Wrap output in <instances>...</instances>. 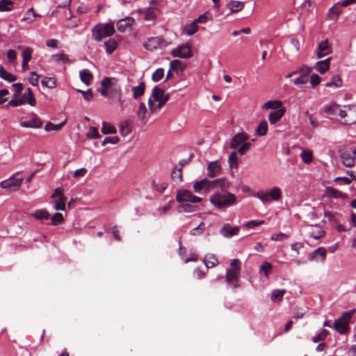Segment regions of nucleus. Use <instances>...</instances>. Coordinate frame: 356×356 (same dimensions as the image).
Listing matches in <instances>:
<instances>
[{"instance_id": "nucleus-1", "label": "nucleus", "mask_w": 356, "mask_h": 356, "mask_svg": "<svg viewBox=\"0 0 356 356\" xmlns=\"http://www.w3.org/2000/svg\"><path fill=\"white\" fill-rule=\"evenodd\" d=\"M97 91L113 103H122L121 87L115 78L104 77L101 81V86Z\"/></svg>"}, {"instance_id": "nucleus-2", "label": "nucleus", "mask_w": 356, "mask_h": 356, "mask_svg": "<svg viewBox=\"0 0 356 356\" xmlns=\"http://www.w3.org/2000/svg\"><path fill=\"white\" fill-rule=\"evenodd\" d=\"M226 190H222V192H216L210 197V202L218 209L229 207L236 202V195Z\"/></svg>"}, {"instance_id": "nucleus-3", "label": "nucleus", "mask_w": 356, "mask_h": 356, "mask_svg": "<svg viewBox=\"0 0 356 356\" xmlns=\"http://www.w3.org/2000/svg\"><path fill=\"white\" fill-rule=\"evenodd\" d=\"M114 24L99 23L96 24L91 30L92 39L97 42H100L104 38L111 37L115 33Z\"/></svg>"}, {"instance_id": "nucleus-4", "label": "nucleus", "mask_w": 356, "mask_h": 356, "mask_svg": "<svg viewBox=\"0 0 356 356\" xmlns=\"http://www.w3.org/2000/svg\"><path fill=\"white\" fill-rule=\"evenodd\" d=\"M322 110L327 116H331L335 118L339 116L341 118V123L343 124H351L353 122L349 121L345 118L347 116L346 111L341 108V106L335 102H330L328 104H325Z\"/></svg>"}, {"instance_id": "nucleus-5", "label": "nucleus", "mask_w": 356, "mask_h": 356, "mask_svg": "<svg viewBox=\"0 0 356 356\" xmlns=\"http://www.w3.org/2000/svg\"><path fill=\"white\" fill-rule=\"evenodd\" d=\"M354 312V310H353L342 313L341 316L334 321L332 327L341 334H346L349 332V323Z\"/></svg>"}, {"instance_id": "nucleus-6", "label": "nucleus", "mask_w": 356, "mask_h": 356, "mask_svg": "<svg viewBox=\"0 0 356 356\" xmlns=\"http://www.w3.org/2000/svg\"><path fill=\"white\" fill-rule=\"evenodd\" d=\"M253 197L259 199L264 204H266L270 201H278L282 197V191L280 187L274 186L267 192L260 191L254 193Z\"/></svg>"}, {"instance_id": "nucleus-7", "label": "nucleus", "mask_w": 356, "mask_h": 356, "mask_svg": "<svg viewBox=\"0 0 356 356\" xmlns=\"http://www.w3.org/2000/svg\"><path fill=\"white\" fill-rule=\"evenodd\" d=\"M19 173V172H17L7 179L1 181L0 187L3 189L17 191L22 186L24 180L22 177H16Z\"/></svg>"}, {"instance_id": "nucleus-8", "label": "nucleus", "mask_w": 356, "mask_h": 356, "mask_svg": "<svg viewBox=\"0 0 356 356\" xmlns=\"http://www.w3.org/2000/svg\"><path fill=\"white\" fill-rule=\"evenodd\" d=\"M176 200L179 203L187 202L195 204L202 202V198L193 195L188 190L180 189L177 192Z\"/></svg>"}, {"instance_id": "nucleus-9", "label": "nucleus", "mask_w": 356, "mask_h": 356, "mask_svg": "<svg viewBox=\"0 0 356 356\" xmlns=\"http://www.w3.org/2000/svg\"><path fill=\"white\" fill-rule=\"evenodd\" d=\"M152 97L154 101L158 102L157 108L160 109L170 99V94L165 93V90L156 86L152 89Z\"/></svg>"}, {"instance_id": "nucleus-10", "label": "nucleus", "mask_w": 356, "mask_h": 356, "mask_svg": "<svg viewBox=\"0 0 356 356\" xmlns=\"http://www.w3.org/2000/svg\"><path fill=\"white\" fill-rule=\"evenodd\" d=\"M203 180L206 181L204 183L205 192L208 193L211 190L219 188L221 190H225L228 188V183L225 178L216 179L209 180L207 178H204Z\"/></svg>"}, {"instance_id": "nucleus-11", "label": "nucleus", "mask_w": 356, "mask_h": 356, "mask_svg": "<svg viewBox=\"0 0 356 356\" xmlns=\"http://www.w3.org/2000/svg\"><path fill=\"white\" fill-rule=\"evenodd\" d=\"M172 57H177L180 58H189L192 56L191 47L189 44L179 45V47L173 49L170 53Z\"/></svg>"}, {"instance_id": "nucleus-12", "label": "nucleus", "mask_w": 356, "mask_h": 356, "mask_svg": "<svg viewBox=\"0 0 356 356\" xmlns=\"http://www.w3.org/2000/svg\"><path fill=\"white\" fill-rule=\"evenodd\" d=\"M163 42L162 37H152L149 38L144 43L143 47L145 49L152 51L159 47Z\"/></svg>"}, {"instance_id": "nucleus-13", "label": "nucleus", "mask_w": 356, "mask_h": 356, "mask_svg": "<svg viewBox=\"0 0 356 356\" xmlns=\"http://www.w3.org/2000/svg\"><path fill=\"white\" fill-rule=\"evenodd\" d=\"M134 22L135 19L133 17H126L118 21L117 29L122 33L125 32L129 29H131Z\"/></svg>"}, {"instance_id": "nucleus-14", "label": "nucleus", "mask_w": 356, "mask_h": 356, "mask_svg": "<svg viewBox=\"0 0 356 356\" xmlns=\"http://www.w3.org/2000/svg\"><path fill=\"white\" fill-rule=\"evenodd\" d=\"M326 257V250L324 248H318L311 252L308 256L309 261H323Z\"/></svg>"}, {"instance_id": "nucleus-15", "label": "nucleus", "mask_w": 356, "mask_h": 356, "mask_svg": "<svg viewBox=\"0 0 356 356\" xmlns=\"http://www.w3.org/2000/svg\"><path fill=\"white\" fill-rule=\"evenodd\" d=\"M330 53L331 47L327 40H325L318 44L316 49V56L318 58L327 56Z\"/></svg>"}, {"instance_id": "nucleus-16", "label": "nucleus", "mask_w": 356, "mask_h": 356, "mask_svg": "<svg viewBox=\"0 0 356 356\" xmlns=\"http://www.w3.org/2000/svg\"><path fill=\"white\" fill-rule=\"evenodd\" d=\"M42 125L41 120L35 115L29 120L22 121L20 126L25 128H40Z\"/></svg>"}, {"instance_id": "nucleus-17", "label": "nucleus", "mask_w": 356, "mask_h": 356, "mask_svg": "<svg viewBox=\"0 0 356 356\" xmlns=\"http://www.w3.org/2000/svg\"><path fill=\"white\" fill-rule=\"evenodd\" d=\"M248 138V136L245 133H238L235 135L231 140L230 147L236 149L241 145L245 143Z\"/></svg>"}, {"instance_id": "nucleus-18", "label": "nucleus", "mask_w": 356, "mask_h": 356, "mask_svg": "<svg viewBox=\"0 0 356 356\" xmlns=\"http://www.w3.org/2000/svg\"><path fill=\"white\" fill-rule=\"evenodd\" d=\"M238 232L239 227H232L229 224H225L220 229V234L226 238H230L234 235L238 234Z\"/></svg>"}, {"instance_id": "nucleus-19", "label": "nucleus", "mask_w": 356, "mask_h": 356, "mask_svg": "<svg viewBox=\"0 0 356 356\" xmlns=\"http://www.w3.org/2000/svg\"><path fill=\"white\" fill-rule=\"evenodd\" d=\"M286 110L284 108L272 111L268 115V120L271 124L278 122L284 115Z\"/></svg>"}, {"instance_id": "nucleus-20", "label": "nucleus", "mask_w": 356, "mask_h": 356, "mask_svg": "<svg viewBox=\"0 0 356 356\" xmlns=\"http://www.w3.org/2000/svg\"><path fill=\"white\" fill-rule=\"evenodd\" d=\"M332 58L329 57L325 60L318 61L314 65V69L320 74H324L330 67Z\"/></svg>"}, {"instance_id": "nucleus-21", "label": "nucleus", "mask_w": 356, "mask_h": 356, "mask_svg": "<svg viewBox=\"0 0 356 356\" xmlns=\"http://www.w3.org/2000/svg\"><path fill=\"white\" fill-rule=\"evenodd\" d=\"M221 170V166L218 161H211L207 165V174L210 177H215Z\"/></svg>"}, {"instance_id": "nucleus-22", "label": "nucleus", "mask_w": 356, "mask_h": 356, "mask_svg": "<svg viewBox=\"0 0 356 356\" xmlns=\"http://www.w3.org/2000/svg\"><path fill=\"white\" fill-rule=\"evenodd\" d=\"M240 272L238 271L237 268L235 269H228L227 270L225 275V280L228 284H232L234 282H237Z\"/></svg>"}, {"instance_id": "nucleus-23", "label": "nucleus", "mask_w": 356, "mask_h": 356, "mask_svg": "<svg viewBox=\"0 0 356 356\" xmlns=\"http://www.w3.org/2000/svg\"><path fill=\"white\" fill-rule=\"evenodd\" d=\"M342 5L341 3H335L329 10V17L332 20H337L338 16L342 11Z\"/></svg>"}, {"instance_id": "nucleus-24", "label": "nucleus", "mask_w": 356, "mask_h": 356, "mask_svg": "<svg viewBox=\"0 0 356 356\" xmlns=\"http://www.w3.org/2000/svg\"><path fill=\"white\" fill-rule=\"evenodd\" d=\"M171 69L176 72L177 74L181 73L186 67V64L179 60H173L170 62Z\"/></svg>"}, {"instance_id": "nucleus-25", "label": "nucleus", "mask_w": 356, "mask_h": 356, "mask_svg": "<svg viewBox=\"0 0 356 356\" xmlns=\"http://www.w3.org/2000/svg\"><path fill=\"white\" fill-rule=\"evenodd\" d=\"M340 156L345 166L352 167L355 165V158L350 153L343 152L341 153Z\"/></svg>"}, {"instance_id": "nucleus-26", "label": "nucleus", "mask_w": 356, "mask_h": 356, "mask_svg": "<svg viewBox=\"0 0 356 356\" xmlns=\"http://www.w3.org/2000/svg\"><path fill=\"white\" fill-rule=\"evenodd\" d=\"M227 7L232 13L238 12L244 8V3L239 1H230Z\"/></svg>"}, {"instance_id": "nucleus-27", "label": "nucleus", "mask_w": 356, "mask_h": 356, "mask_svg": "<svg viewBox=\"0 0 356 356\" xmlns=\"http://www.w3.org/2000/svg\"><path fill=\"white\" fill-rule=\"evenodd\" d=\"M31 216L39 220H47L49 218V213L47 209H37L31 213Z\"/></svg>"}, {"instance_id": "nucleus-28", "label": "nucleus", "mask_w": 356, "mask_h": 356, "mask_svg": "<svg viewBox=\"0 0 356 356\" xmlns=\"http://www.w3.org/2000/svg\"><path fill=\"white\" fill-rule=\"evenodd\" d=\"M342 83L343 82L341 76L338 74H336L331 78L330 81L325 84V86L327 88H340L342 86Z\"/></svg>"}, {"instance_id": "nucleus-29", "label": "nucleus", "mask_w": 356, "mask_h": 356, "mask_svg": "<svg viewBox=\"0 0 356 356\" xmlns=\"http://www.w3.org/2000/svg\"><path fill=\"white\" fill-rule=\"evenodd\" d=\"M0 77L8 82H13L17 79V76L7 72L3 66H0Z\"/></svg>"}, {"instance_id": "nucleus-30", "label": "nucleus", "mask_w": 356, "mask_h": 356, "mask_svg": "<svg viewBox=\"0 0 356 356\" xmlns=\"http://www.w3.org/2000/svg\"><path fill=\"white\" fill-rule=\"evenodd\" d=\"M145 90V85L143 82H140L137 86L133 87V97L135 99H137L138 98L144 95Z\"/></svg>"}, {"instance_id": "nucleus-31", "label": "nucleus", "mask_w": 356, "mask_h": 356, "mask_svg": "<svg viewBox=\"0 0 356 356\" xmlns=\"http://www.w3.org/2000/svg\"><path fill=\"white\" fill-rule=\"evenodd\" d=\"M144 15V19L146 21L152 22L155 23L156 21V10L154 8H149L144 10L142 13Z\"/></svg>"}, {"instance_id": "nucleus-32", "label": "nucleus", "mask_w": 356, "mask_h": 356, "mask_svg": "<svg viewBox=\"0 0 356 356\" xmlns=\"http://www.w3.org/2000/svg\"><path fill=\"white\" fill-rule=\"evenodd\" d=\"M282 105V103L281 101L279 100H269L266 102L263 106L262 108L268 110V109H279L281 108V106Z\"/></svg>"}, {"instance_id": "nucleus-33", "label": "nucleus", "mask_w": 356, "mask_h": 356, "mask_svg": "<svg viewBox=\"0 0 356 356\" xmlns=\"http://www.w3.org/2000/svg\"><path fill=\"white\" fill-rule=\"evenodd\" d=\"M205 266L209 268L214 267L218 264V261L214 254H207L204 260Z\"/></svg>"}, {"instance_id": "nucleus-34", "label": "nucleus", "mask_w": 356, "mask_h": 356, "mask_svg": "<svg viewBox=\"0 0 356 356\" xmlns=\"http://www.w3.org/2000/svg\"><path fill=\"white\" fill-rule=\"evenodd\" d=\"M80 79L82 82L89 85L92 79L91 73L86 69L82 70L79 72Z\"/></svg>"}, {"instance_id": "nucleus-35", "label": "nucleus", "mask_w": 356, "mask_h": 356, "mask_svg": "<svg viewBox=\"0 0 356 356\" xmlns=\"http://www.w3.org/2000/svg\"><path fill=\"white\" fill-rule=\"evenodd\" d=\"M104 46L106 47V53L111 54L116 49L118 44L114 39L110 38L104 42Z\"/></svg>"}, {"instance_id": "nucleus-36", "label": "nucleus", "mask_w": 356, "mask_h": 356, "mask_svg": "<svg viewBox=\"0 0 356 356\" xmlns=\"http://www.w3.org/2000/svg\"><path fill=\"white\" fill-rule=\"evenodd\" d=\"M198 30V26L195 22L186 24L184 27V33L188 35H194Z\"/></svg>"}, {"instance_id": "nucleus-37", "label": "nucleus", "mask_w": 356, "mask_h": 356, "mask_svg": "<svg viewBox=\"0 0 356 356\" xmlns=\"http://www.w3.org/2000/svg\"><path fill=\"white\" fill-rule=\"evenodd\" d=\"M22 98L25 100V102L27 101L29 105L32 106H35L36 101L30 88H27L26 92L24 94Z\"/></svg>"}, {"instance_id": "nucleus-38", "label": "nucleus", "mask_w": 356, "mask_h": 356, "mask_svg": "<svg viewBox=\"0 0 356 356\" xmlns=\"http://www.w3.org/2000/svg\"><path fill=\"white\" fill-rule=\"evenodd\" d=\"M285 293L286 290L284 289H275L273 291L270 297L271 301L273 302L280 301L282 299Z\"/></svg>"}, {"instance_id": "nucleus-39", "label": "nucleus", "mask_w": 356, "mask_h": 356, "mask_svg": "<svg viewBox=\"0 0 356 356\" xmlns=\"http://www.w3.org/2000/svg\"><path fill=\"white\" fill-rule=\"evenodd\" d=\"M268 131V123L266 120H262L256 129V134L258 136H263L266 134Z\"/></svg>"}, {"instance_id": "nucleus-40", "label": "nucleus", "mask_w": 356, "mask_h": 356, "mask_svg": "<svg viewBox=\"0 0 356 356\" xmlns=\"http://www.w3.org/2000/svg\"><path fill=\"white\" fill-rule=\"evenodd\" d=\"M13 9V2L11 0L0 1V12H8Z\"/></svg>"}, {"instance_id": "nucleus-41", "label": "nucleus", "mask_w": 356, "mask_h": 356, "mask_svg": "<svg viewBox=\"0 0 356 356\" xmlns=\"http://www.w3.org/2000/svg\"><path fill=\"white\" fill-rule=\"evenodd\" d=\"M147 108L144 103L141 102L139 104L138 109L137 111V115L138 119L144 122H146V114H147Z\"/></svg>"}, {"instance_id": "nucleus-42", "label": "nucleus", "mask_w": 356, "mask_h": 356, "mask_svg": "<svg viewBox=\"0 0 356 356\" xmlns=\"http://www.w3.org/2000/svg\"><path fill=\"white\" fill-rule=\"evenodd\" d=\"M197 210V207L195 205H192L190 204H182L179 205L177 208V211L179 213L185 212V213H191L194 212Z\"/></svg>"}, {"instance_id": "nucleus-43", "label": "nucleus", "mask_w": 356, "mask_h": 356, "mask_svg": "<svg viewBox=\"0 0 356 356\" xmlns=\"http://www.w3.org/2000/svg\"><path fill=\"white\" fill-rule=\"evenodd\" d=\"M325 193L327 197L332 198H339L341 197L343 195L342 192L332 187H327L325 189Z\"/></svg>"}, {"instance_id": "nucleus-44", "label": "nucleus", "mask_w": 356, "mask_h": 356, "mask_svg": "<svg viewBox=\"0 0 356 356\" xmlns=\"http://www.w3.org/2000/svg\"><path fill=\"white\" fill-rule=\"evenodd\" d=\"M272 269L273 266L268 261H264L259 267L260 273H264L266 277H268L269 273Z\"/></svg>"}, {"instance_id": "nucleus-45", "label": "nucleus", "mask_w": 356, "mask_h": 356, "mask_svg": "<svg viewBox=\"0 0 356 356\" xmlns=\"http://www.w3.org/2000/svg\"><path fill=\"white\" fill-rule=\"evenodd\" d=\"M102 132L104 134H113V133L116 132V129L111 123H107L106 122H103L102 127Z\"/></svg>"}, {"instance_id": "nucleus-46", "label": "nucleus", "mask_w": 356, "mask_h": 356, "mask_svg": "<svg viewBox=\"0 0 356 356\" xmlns=\"http://www.w3.org/2000/svg\"><path fill=\"white\" fill-rule=\"evenodd\" d=\"M42 85L49 88H54L56 86V80L53 77H45L42 80Z\"/></svg>"}, {"instance_id": "nucleus-47", "label": "nucleus", "mask_w": 356, "mask_h": 356, "mask_svg": "<svg viewBox=\"0 0 356 356\" xmlns=\"http://www.w3.org/2000/svg\"><path fill=\"white\" fill-rule=\"evenodd\" d=\"M328 334L329 331L325 329H323L318 334H316L312 337V341L314 343H317L320 341H323L325 339Z\"/></svg>"}, {"instance_id": "nucleus-48", "label": "nucleus", "mask_w": 356, "mask_h": 356, "mask_svg": "<svg viewBox=\"0 0 356 356\" xmlns=\"http://www.w3.org/2000/svg\"><path fill=\"white\" fill-rule=\"evenodd\" d=\"M29 13H32L33 17H41L40 15H38L35 13L33 8H30L26 13L25 16L21 19V21L29 22V23L33 22V19L29 17Z\"/></svg>"}, {"instance_id": "nucleus-49", "label": "nucleus", "mask_w": 356, "mask_h": 356, "mask_svg": "<svg viewBox=\"0 0 356 356\" xmlns=\"http://www.w3.org/2000/svg\"><path fill=\"white\" fill-rule=\"evenodd\" d=\"M65 122H61L58 124H54L53 123L49 122L48 123H47L44 126V130L47 131H58L60 130L62 127L65 124Z\"/></svg>"}, {"instance_id": "nucleus-50", "label": "nucleus", "mask_w": 356, "mask_h": 356, "mask_svg": "<svg viewBox=\"0 0 356 356\" xmlns=\"http://www.w3.org/2000/svg\"><path fill=\"white\" fill-rule=\"evenodd\" d=\"M206 181L201 179L200 181H197L193 184V189L195 193H201L202 191H205L204 183Z\"/></svg>"}, {"instance_id": "nucleus-51", "label": "nucleus", "mask_w": 356, "mask_h": 356, "mask_svg": "<svg viewBox=\"0 0 356 356\" xmlns=\"http://www.w3.org/2000/svg\"><path fill=\"white\" fill-rule=\"evenodd\" d=\"M164 76V70L163 68H158L153 74L152 79L154 82L159 81Z\"/></svg>"}, {"instance_id": "nucleus-52", "label": "nucleus", "mask_w": 356, "mask_h": 356, "mask_svg": "<svg viewBox=\"0 0 356 356\" xmlns=\"http://www.w3.org/2000/svg\"><path fill=\"white\" fill-rule=\"evenodd\" d=\"M66 200H67V198H63V197H61V199L55 200L54 209L56 210L65 211Z\"/></svg>"}, {"instance_id": "nucleus-53", "label": "nucleus", "mask_w": 356, "mask_h": 356, "mask_svg": "<svg viewBox=\"0 0 356 356\" xmlns=\"http://www.w3.org/2000/svg\"><path fill=\"white\" fill-rule=\"evenodd\" d=\"M52 59L56 62L65 63L69 61L68 56L64 54H57L52 56Z\"/></svg>"}, {"instance_id": "nucleus-54", "label": "nucleus", "mask_w": 356, "mask_h": 356, "mask_svg": "<svg viewBox=\"0 0 356 356\" xmlns=\"http://www.w3.org/2000/svg\"><path fill=\"white\" fill-rule=\"evenodd\" d=\"M120 133L122 136H127L131 131V123L126 121L120 127Z\"/></svg>"}, {"instance_id": "nucleus-55", "label": "nucleus", "mask_w": 356, "mask_h": 356, "mask_svg": "<svg viewBox=\"0 0 356 356\" xmlns=\"http://www.w3.org/2000/svg\"><path fill=\"white\" fill-rule=\"evenodd\" d=\"M300 157L305 163H309L312 161V154L309 151L303 150L300 154Z\"/></svg>"}, {"instance_id": "nucleus-56", "label": "nucleus", "mask_w": 356, "mask_h": 356, "mask_svg": "<svg viewBox=\"0 0 356 356\" xmlns=\"http://www.w3.org/2000/svg\"><path fill=\"white\" fill-rule=\"evenodd\" d=\"M204 230V223L203 222H201L198 226L191 230L190 234L192 236H197L202 234Z\"/></svg>"}, {"instance_id": "nucleus-57", "label": "nucleus", "mask_w": 356, "mask_h": 356, "mask_svg": "<svg viewBox=\"0 0 356 356\" xmlns=\"http://www.w3.org/2000/svg\"><path fill=\"white\" fill-rule=\"evenodd\" d=\"M33 49L31 47H26L22 52V58L25 62H29L32 58Z\"/></svg>"}, {"instance_id": "nucleus-58", "label": "nucleus", "mask_w": 356, "mask_h": 356, "mask_svg": "<svg viewBox=\"0 0 356 356\" xmlns=\"http://www.w3.org/2000/svg\"><path fill=\"white\" fill-rule=\"evenodd\" d=\"M63 220V214L60 213H58V212L54 213V215L51 218V224L53 225H57L60 224V222H62Z\"/></svg>"}, {"instance_id": "nucleus-59", "label": "nucleus", "mask_w": 356, "mask_h": 356, "mask_svg": "<svg viewBox=\"0 0 356 356\" xmlns=\"http://www.w3.org/2000/svg\"><path fill=\"white\" fill-rule=\"evenodd\" d=\"M251 143L249 142H245L242 145H241L239 147H238V153L240 155H244L247 151L250 148Z\"/></svg>"}, {"instance_id": "nucleus-60", "label": "nucleus", "mask_w": 356, "mask_h": 356, "mask_svg": "<svg viewBox=\"0 0 356 356\" xmlns=\"http://www.w3.org/2000/svg\"><path fill=\"white\" fill-rule=\"evenodd\" d=\"M87 137L95 139L99 138L100 135L99 134L98 130L96 127H90L87 134Z\"/></svg>"}, {"instance_id": "nucleus-61", "label": "nucleus", "mask_w": 356, "mask_h": 356, "mask_svg": "<svg viewBox=\"0 0 356 356\" xmlns=\"http://www.w3.org/2000/svg\"><path fill=\"white\" fill-rule=\"evenodd\" d=\"M312 68L307 65L302 66L297 72L300 73L301 76L307 78V76L312 72Z\"/></svg>"}, {"instance_id": "nucleus-62", "label": "nucleus", "mask_w": 356, "mask_h": 356, "mask_svg": "<svg viewBox=\"0 0 356 356\" xmlns=\"http://www.w3.org/2000/svg\"><path fill=\"white\" fill-rule=\"evenodd\" d=\"M51 198L53 199H55V200H57V199H61V197H63V198H67L64 195H63V189L61 188H56L55 190H54V192L53 193V194L51 195Z\"/></svg>"}, {"instance_id": "nucleus-63", "label": "nucleus", "mask_w": 356, "mask_h": 356, "mask_svg": "<svg viewBox=\"0 0 356 356\" xmlns=\"http://www.w3.org/2000/svg\"><path fill=\"white\" fill-rule=\"evenodd\" d=\"M25 104V100L23 98L20 99H12L10 100L7 104V106H10L13 107H17Z\"/></svg>"}, {"instance_id": "nucleus-64", "label": "nucleus", "mask_w": 356, "mask_h": 356, "mask_svg": "<svg viewBox=\"0 0 356 356\" xmlns=\"http://www.w3.org/2000/svg\"><path fill=\"white\" fill-rule=\"evenodd\" d=\"M320 81H321V77L318 74H313L310 76V83L313 88H314L316 86H318L320 83Z\"/></svg>"}]
</instances>
